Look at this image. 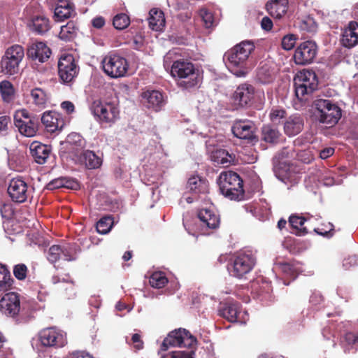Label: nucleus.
Instances as JSON below:
<instances>
[{"instance_id":"22","label":"nucleus","mask_w":358,"mask_h":358,"mask_svg":"<svg viewBox=\"0 0 358 358\" xmlns=\"http://www.w3.org/2000/svg\"><path fill=\"white\" fill-rule=\"evenodd\" d=\"M201 226L209 229H216L220 224V215L213 210L208 208L200 209L197 214Z\"/></svg>"},{"instance_id":"38","label":"nucleus","mask_w":358,"mask_h":358,"mask_svg":"<svg viewBox=\"0 0 358 358\" xmlns=\"http://www.w3.org/2000/svg\"><path fill=\"white\" fill-rule=\"evenodd\" d=\"M294 26L301 31L309 33L315 32L317 29L315 19L310 15L297 17L294 21Z\"/></svg>"},{"instance_id":"15","label":"nucleus","mask_w":358,"mask_h":358,"mask_svg":"<svg viewBox=\"0 0 358 358\" xmlns=\"http://www.w3.org/2000/svg\"><path fill=\"white\" fill-rule=\"evenodd\" d=\"M39 340L45 347L62 348L66 343V334L55 328H47L39 333Z\"/></svg>"},{"instance_id":"28","label":"nucleus","mask_w":358,"mask_h":358,"mask_svg":"<svg viewBox=\"0 0 358 358\" xmlns=\"http://www.w3.org/2000/svg\"><path fill=\"white\" fill-rule=\"evenodd\" d=\"M74 13V6L69 0H58L55 8V20L62 21L71 17Z\"/></svg>"},{"instance_id":"55","label":"nucleus","mask_w":358,"mask_h":358,"mask_svg":"<svg viewBox=\"0 0 358 358\" xmlns=\"http://www.w3.org/2000/svg\"><path fill=\"white\" fill-rule=\"evenodd\" d=\"M199 15L206 28H210L213 26L214 18L213 14L210 11L206 8H202L199 11Z\"/></svg>"},{"instance_id":"45","label":"nucleus","mask_w":358,"mask_h":358,"mask_svg":"<svg viewBox=\"0 0 358 358\" xmlns=\"http://www.w3.org/2000/svg\"><path fill=\"white\" fill-rule=\"evenodd\" d=\"M306 219L302 216L292 215L289 218V224L296 229L300 230L301 234H306L308 233V229L306 227H303V224Z\"/></svg>"},{"instance_id":"12","label":"nucleus","mask_w":358,"mask_h":358,"mask_svg":"<svg viewBox=\"0 0 358 358\" xmlns=\"http://www.w3.org/2000/svg\"><path fill=\"white\" fill-rule=\"evenodd\" d=\"M218 315L229 322L245 323L248 314L243 311L241 304L235 301H227L220 303Z\"/></svg>"},{"instance_id":"4","label":"nucleus","mask_w":358,"mask_h":358,"mask_svg":"<svg viewBox=\"0 0 358 358\" xmlns=\"http://www.w3.org/2000/svg\"><path fill=\"white\" fill-rule=\"evenodd\" d=\"M218 185L221 193L225 197L235 201L244 199L243 181L236 172L229 171L221 173Z\"/></svg>"},{"instance_id":"36","label":"nucleus","mask_w":358,"mask_h":358,"mask_svg":"<svg viewBox=\"0 0 358 358\" xmlns=\"http://www.w3.org/2000/svg\"><path fill=\"white\" fill-rule=\"evenodd\" d=\"M187 188L195 194H205L208 191V182L199 176H192L189 178Z\"/></svg>"},{"instance_id":"2","label":"nucleus","mask_w":358,"mask_h":358,"mask_svg":"<svg viewBox=\"0 0 358 358\" xmlns=\"http://www.w3.org/2000/svg\"><path fill=\"white\" fill-rule=\"evenodd\" d=\"M171 74L176 80L178 85L184 89L192 88L199 82V70L187 59L174 61Z\"/></svg>"},{"instance_id":"56","label":"nucleus","mask_w":358,"mask_h":358,"mask_svg":"<svg viewBox=\"0 0 358 358\" xmlns=\"http://www.w3.org/2000/svg\"><path fill=\"white\" fill-rule=\"evenodd\" d=\"M286 111L283 109L273 108L270 113L269 117L271 122L274 124L280 123V120L284 118Z\"/></svg>"},{"instance_id":"23","label":"nucleus","mask_w":358,"mask_h":358,"mask_svg":"<svg viewBox=\"0 0 358 358\" xmlns=\"http://www.w3.org/2000/svg\"><path fill=\"white\" fill-rule=\"evenodd\" d=\"M268 13L275 19H282L287 13L289 0H269L265 6Z\"/></svg>"},{"instance_id":"13","label":"nucleus","mask_w":358,"mask_h":358,"mask_svg":"<svg viewBox=\"0 0 358 358\" xmlns=\"http://www.w3.org/2000/svg\"><path fill=\"white\" fill-rule=\"evenodd\" d=\"M317 54V45L312 41L301 43L295 49L294 60L297 65L311 64Z\"/></svg>"},{"instance_id":"24","label":"nucleus","mask_w":358,"mask_h":358,"mask_svg":"<svg viewBox=\"0 0 358 358\" xmlns=\"http://www.w3.org/2000/svg\"><path fill=\"white\" fill-rule=\"evenodd\" d=\"M29 101L37 110L45 108L50 101V95L43 89L35 87L29 92Z\"/></svg>"},{"instance_id":"10","label":"nucleus","mask_w":358,"mask_h":358,"mask_svg":"<svg viewBox=\"0 0 358 358\" xmlns=\"http://www.w3.org/2000/svg\"><path fill=\"white\" fill-rule=\"evenodd\" d=\"M196 345V339L194 336L185 329H179L168 334L160 346V350L166 351L169 347L192 348Z\"/></svg>"},{"instance_id":"59","label":"nucleus","mask_w":358,"mask_h":358,"mask_svg":"<svg viewBox=\"0 0 358 358\" xmlns=\"http://www.w3.org/2000/svg\"><path fill=\"white\" fill-rule=\"evenodd\" d=\"M358 265V259L357 256H349L343 261V266L345 270H349Z\"/></svg>"},{"instance_id":"26","label":"nucleus","mask_w":358,"mask_h":358,"mask_svg":"<svg viewBox=\"0 0 358 358\" xmlns=\"http://www.w3.org/2000/svg\"><path fill=\"white\" fill-rule=\"evenodd\" d=\"M211 160L223 167H228L237 162L235 154L229 153L224 149H216L211 152Z\"/></svg>"},{"instance_id":"1","label":"nucleus","mask_w":358,"mask_h":358,"mask_svg":"<svg viewBox=\"0 0 358 358\" xmlns=\"http://www.w3.org/2000/svg\"><path fill=\"white\" fill-rule=\"evenodd\" d=\"M255 48L252 41H243L225 52L224 60L236 76L244 77L248 73L247 62Z\"/></svg>"},{"instance_id":"39","label":"nucleus","mask_w":358,"mask_h":358,"mask_svg":"<svg viewBox=\"0 0 358 358\" xmlns=\"http://www.w3.org/2000/svg\"><path fill=\"white\" fill-rule=\"evenodd\" d=\"M14 280L6 265L0 263V292H6L12 289Z\"/></svg>"},{"instance_id":"48","label":"nucleus","mask_w":358,"mask_h":358,"mask_svg":"<svg viewBox=\"0 0 358 358\" xmlns=\"http://www.w3.org/2000/svg\"><path fill=\"white\" fill-rule=\"evenodd\" d=\"M65 148L69 157L75 164H78L81 163V159L85 151L84 148H80L78 146H66Z\"/></svg>"},{"instance_id":"16","label":"nucleus","mask_w":358,"mask_h":358,"mask_svg":"<svg viewBox=\"0 0 358 358\" xmlns=\"http://www.w3.org/2000/svg\"><path fill=\"white\" fill-rule=\"evenodd\" d=\"M7 191L11 200L20 203L25 202L31 194L27 182L19 178L10 181Z\"/></svg>"},{"instance_id":"30","label":"nucleus","mask_w":358,"mask_h":358,"mask_svg":"<svg viewBox=\"0 0 358 358\" xmlns=\"http://www.w3.org/2000/svg\"><path fill=\"white\" fill-rule=\"evenodd\" d=\"M275 71L266 63L260 64L257 69L256 79L264 85L271 83L275 79Z\"/></svg>"},{"instance_id":"49","label":"nucleus","mask_w":358,"mask_h":358,"mask_svg":"<svg viewBox=\"0 0 358 358\" xmlns=\"http://www.w3.org/2000/svg\"><path fill=\"white\" fill-rule=\"evenodd\" d=\"M195 346L189 348L188 351H173L171 352L162 355V358H194Z\"/></svg>"},{"instance_id":"50","label":"nucleus","mask_w":358,"mask_h":358,"mask_svg":"<svg viewBox=\"0 0 358 358\" xmlns=\"http://www.w3.org/2000/svg\"><path fill=\"white\" fill-rule=\"evenodd\" d=\"M28 272L27 266L22 263L15 265L13 268L15 278L20 281L24 280L27 278Z\"/></svg>"},{"instance_id":"6","label":"nucleus","mask_w":358,"mask_h":358,"mask_svg":"<svg viewBox=\"0 0 358 358\" xmlns=\"http://www.w3.org/2000/svg\"><path fill=\"white\" fill-rule=\"evenodd\" d=\"M256 258L250 252H241L233 255L228 263L229 274L236 278L246 277L253 269Z\"/></svg>"},{"instance_id":"42","label":"nucleus","mask_w":358,"mask_h":358,"mask_svg":"<svg viewBox=\"0 0 358 358\" xmlns=\"http://www.w3.org/2000/svg\"><path fill=\"white\" fill-rule=\"evenodd\" d=\"M275 266L284 273L291 276H294L298 271L295 261H278L275 263Z\"/></svg>"},{"instance_id":"43","label":"nucleus","mask_w":358,"mask_h":358,"mask_svg":"<svg viewBox=\"0 0 358 358\" xmlns=\"http://www.w3.org/2000/svg\"><path fill=\"white\" fill-rule=\"evenodd\" d=\"M150 284L155 288H162L168 283V279L163 272L153 273L149 280Z\"/></svg>"},{"instance_id":"3","label":"nucleus","mask_w":358,"mask_h":358,"mask_svg":"<svg viewBox=\"0 0 358 358\" xmlns=\"http://www.w3.org/2000/svg\"><path fill=\"white\" fill-rule=\"evenodd\" d=\"M0 312L13 318L17 324L27 323L31 318V313L21 306L20 295L17 292H8L1 297Z\"/></svg>"},{"instance_id":"17","label":"nucleus","mask_w":358,"mask_h":358,"mask_svg":"<svg viewBox=\"0 0 358 358\" xmlns=\"http://www.w3.org/2000/svg\"><path fill=\"white\" fill-rule=\"evenodd\" d=\"M52 51L43 42H35L29 45L27 50V57L34 64H42L50 57Z\"/></svg>"},{"instance_id":"19","label":"nucleus","mask_w":358,"mask_h":358,"mask_svg":"<svg viewBox=\"0 0 358 358\" xmlns=\"http://www.w3.org/2000/svg\"><path fill=\"white\" fill-rule=\"evenodd\" d=\"M41 120L47 131L50 133L61 131L65 125L61 115L55 111L43 113Z\"/></svg>"},{"instance_id":"62","label":"nucleus","mask_w":358,"mask_h":358,"mask_svg":"<svg viewBox=\"0 0 358 358\" xmlns=\"http://www.w3.org/2000/svg\"><path fill=\"white\" fill-rule=\"evenodd\" d=\"M66 358H94L85 351H73L69 353Z\"/></svg>"},{"instance_id":"40","label":"nucleus","mask_w":358,"mask_h":358,"mask_svg":"<svg viewBox=\"0 0 358 358\" xmlns=\"http://www.w3.org/2000/svg\"><path fill=\"white\" fill-rule=\"evenodd\" d=\"M0 94L2 100L6 103H10L15 99V90L13 85L8 80L0 83Z\"/></svg>"},{"instance_id":"51","label":"nucleus","mask_w":358,"mask_h":358,"mask_svg":"<svg viewBox=\"0 0 358 358\" xmlns=\"http://www.w3.org/2000/svg\"><path fill=\"white\" fill-rule=\"evenodd\" d=\"M69 182L66 178H58L48 183L46 187L49 190H54L61 187H69Z\"/></svg>"},{"instance_id":"29","label":"nucleus","mask_w":358,"mask_h":358,"mask_svg":"<svg viewBox=\"0 0 358 358\" xmlns=\"http://www.w3.org/2000/svg\"><path fill=\"white\" fill-rule=\"evenodd\" d=\"M231 130L234 136L238 138L251 139L253 137L252 122L250 121L237 120Z\"/></svg>"},{"instance_id":"52","label":"nucleus","mask_w":358,"mask_h":358,"mask_svg":"<svg viewBox=\"0 0 358 358\" xmlns=\"http://www.w3.org/2000/svg\"><path fill=\"white\" fill-rule=\"evenodd\" d=\"M297 39L298 37L295 34H289L285 35L282 39V48L286 50H292L294 47Z\"/></svg>"},{"instance_id":"41","label":"nucleus","mask_w":358,"mask_h":358,"mask_svg":"<svg viewBox=\"0 0 358 358\" xmlns=\"http://www.w3.org/2000/svg\"><path fill=\"white\" fill-rule=\"evenodd\" d=\"M14 123L16 127L18 128L20 134L25 136H34L37 132L34 130V127L26 123V120H22V119L18 118V115L14 116Z\"/></svg>"},{"instance_id":"14","label":"nucleus","mask_w":358,"mask_h":358,"mask_svg":"<svg viewBox=\"0 0 358 358\" xmlns=\"http://www.w3.org/2000/svg\"><path fill=\"white\" fill-rule=\"evenodd\" d=\"M79 68L72 55L62 56L58 62V74L64 83L72 82L78 76Z\"/></svg>"},{"instance_id":"64","label":"nucleus","mask_w":358,"mask_h":358,"mask_svg":"<svg viewBox=\"0 0 358 358\" xmlns=\"http://www.w3.org/2000/svg\"><path fill=\"white\" fill-rule=\"evenodd\" d=\"M334 153V149L333 148H325L320 152V157L322 159H326L332 156Z\"/></svg>"},{"instance_id":"5","label":"nucleus","mask_w":358,"mask_h":358,"mask_svg":"<svg viewBox=\"0 0 358 358\" xmlns=\"http://www.w3.org/2000/svg\"><path fill=\"white\" fill-rule=\"evenodd\" d=\"M294 92L297 99L306 103L318 89V80L315 73L313 71H303L294 78Z\"/></svg>"},{"instance_id":"61","label":"nucleus","mask_w":358,"mask_h":358,"mask_svg":"<svg viewBox=\"0 0 358 358\" xmlns=\"http://www.w3.org/2000/svg\"><path fill=\"white\" fill-rule=\"evenodd\" d=\"M132 343L134 345V348L136 350H140L143 348V341L141 340V336L138 334H133L131 337Z\"/></svg>"},{"instance_id":"34","label":"nucleus","mask_w":358,"mask_h":358,"mask_svg":"<svg viewBox=\"0 0 358 358\" xmlns=\"http://www.w3.org/2000/svg\"><path fill=\"white\" fill-rule=\"evenodd\" d=\"M79 31V27L76 22L69 21L66 25L62 26L59 37L62 41H71L74 39Z\"/></svg>"},{"instance_id":"7","label":"nucleus","mask_w":358,"mask_h":358,"mask_svg":"<svg viewBox=\"0 0 358 358\" xmlns=\"http://www.w3.org/2000/svg\"><path fill=\"white\" fill-rule=\"evenodd\" d=\"M24 57V50L22 45L15 44L8 47L0 60V73L6 76L17 74Z\"/></svg>"},{"instance_id":"21","label":"nucleus","mask_w":358,"mask_h":358,"mask_svg":"<svg viewBox=\"0 0 358 358\" xmlns=\"http://www.w3.org/2000/svg\"><path fill=\"white\" fill-rule=\"evenodd\" d=\"M341 43L348 48H352L358 43V22L350 21L348 23L343 31Z\"/></svg>"},{"instance_id":"35","label":"nucleus","mask_w":358,"mask_h":358,"mask_svg":"<svg viewBox=\"0 0 358 358\" xmlns=\"http://www.w3.org/2000/svg\"><path fill=\"white\" fill-rule=\"evenodd\" d=\"M281 136L280 131L271 125H264L262 128V140L266 143L277 144L280 142Z\"/></svg>"},{"instance_id":"54","label":"nucleus","mask_w":358,"mask_h":358,"mask_svg":"<svg viewBox=\"0 0 358 358\" xmlns=\"http://www.w3.org/2000/svg\"><path fill=\"white\" fill-rule=\"evenodd\" d=\"M52 282L53 284H57L60 282H63L66 285L64 288V290L66 292L70 291L71 293L69 294V296H72L75 294L74 293V284L72 280H64L63 278L62 280L57 275H54L52 278Z\"/></svg>"},{"instance_id":"37","label":"nucleus","mask_w":358,"mask_h":358,"mask_svg":"<svg viewBox=\"0 0 358 358\" xmlns=\"http://www.w3.org/2000/svg\"><path fill=\"white\" fill-rule=\"evenodd\" d=\"M80 164H84L88 169H96L101 166L102 159L93 151L86 150L84 151Z\"/></svg>"},{"instance_id":"8","label":"nucleus","mask_w":358,"mask_h":358,"mask_svg":"<svg viewBox=\"0 0 358 358\" xmlns=\"http://www.w3.org/2000/svg\"><path fill=\"white\" fill-rule=\"evenodd\" d=\"M90 108L101 124L111 125L119 119L120 110L116 101L95 100Z\"/></svg>"},{"instance_id":"58","label":"nucleus","mask_w":358,"mask_h":358,"mask_svg":"<svg viewBox=\"0 0 358 358\" xmlns=\"http://www.w3.org/2000/svg\"><path fill=\"white\" fill-rule=\"evenodd\" d=\"M0 213L3 219H10L14 214L10 204L3 203L0 206Z\"/></svg>"},{"instance_id":"11","label":"nucleus","mask_w":358,"mask_h":358,"mask_svg":"<svg viewBox=\"0 0 358 358\" xmlns=\"http://www.w3.org/2000/svg\"><path fill=\"white\" fill-rule=\"evenodd\" d=\"M103 71L113 78L123 77L126 75L129 64L127 60L119 55H109L102 61Z\"/></svg>"},{"instance_id":"47","label":"nucleus","mask_w":358,"mask_h":358,"mask_svg":"<svg viewBox=\"0 0 358 358\" xmlns=\"http://www.w3.org/2000/svg\"><path fill=\"white\" fill-rule=\"evenodd\" d=\"M113 24L116 29L122 30L130 24V19L125 13H119L114 16Z\"/></svg>"},{"instance_id":"31","label":"nucleus","mask_w":358,"mask_h":358,"mask_svg":"<svg viewBox=\"0 0 358 358\" xmlns=\"http://www.w3.org/2000/svg\"><path fill=\"white\" fill-rule=\"evenodd\" d=\"M149 27L156 31H160L165 26V17L161 10L152 8L149 13Z\"/></svg>"},{"instance_id":"63","label":"nucleus","mask_w":358,"mask_h":358,"mask_svg":"<svg viewBox=\"0 0 358 358\" xmlns=\"http://www.w3.org/2000/svg\"><path fill=\"white\" fill-rule=\"evenodd\" d=\"M273 26L272 20L267 16L264 17L261 21V27L265 31H270Z\"/></svg>"},{"instance_id":"57","label":"nucleus","mask_w":358,"mask_h":358,"mask_svg":"<svg viewBox=\"0 0 358 358\" xmlns=\"http://www.w3.org/2000/svg\"><path fill=\"white\" fill-rule=\"evenodd\" d=\"M10 125L11 119L9 116H0V133H2L3 135L6 134Z\"/></svg>"},{"instance_id":"46","label":"nucleus","mask_w":358,"mask_h":358,"mask_svg":"<svg viewBox=\"0 0 358 358\" xmlns=\"http://www.w3.org/2000/svg\"><path fill=\"white\" fill-rule=\"evenodd\" d=\"M65 143L66 146H78L80 148H85L86 146L85 140L78 133L69 134Z\"/></svg>"},{"instance_id":"60","label":"nucleus","mask_w":358,"mask_h":358,"mask_svg":"<svg viewBox=\"0 0 358 358\" xmlns=\"http://www.w3.org/2000/svg\"><path fill=\"white\" fill-rule=\"evenodd\" d=\"M344 341L349 345H358V333L347 332L343 337Z\"/></svg>"},{"instance_id":"18","label":"nucleus","mask_w":358,"mask_h":358,"mask_svg":"<svg viewBox=\"0 0 358 358\" xmlns=\"http://www.w3.org/2000/svg\"><path fill=\"white\" fill-rule=\"evenodd\" d=\"M255 92V87L251 85H240L232 95L234 104L240 107L248 106L254 99Z\"/></svg>"},{"instance_id":"20","label":"nucleus","mask_w":358,"mask_h":358,"mask_svg":"<svg viewBox=\"0 0 358 358\" xmlns=\"http://www.w3.org/2000/svg\"><path fill=\"white\" fill-rule=\"evenodd\" d=\"M29 149L32 157L38 164H45L52 153L51 145L39 142H33Z\"/></svg>"},{"instance_id":"44","label":"nucleus","mask_w":358,"mask_h":358,"mask_svg":"<svg viewBox=\"0 0 358 358\" xmlns=\"http://www.w3.org/2000/svg\"><path fill=\"white\" fill-rule=\"evenodd\" d=\"M113 224V219L111 216H104L96 223V230L101 234H106L110 231Z\"/></svg>"},{"instance_id":"9","label":"nucleus","mask_w":358,"mask_h":358,"mask_svg":"<svg viewBox=\"0 0 358 358\" xmlns=\"http://www.w3.org/2000/svg\"><path fill=\"white\" fill-rule=\"evenodd\" d=\"M313 106L317 110V117L321 123L331 127L336 124L341 117V109L330 100H315Z\"/></svg>"},{"instance_id":"32","label":"nucleus","mask_w":358,"mask_h":358,"mask_svg":"<svg viewBox=\"0 0 358 358\" xmlns=\"http://www.w3.org/2000/svg\"><path fill=\"white\" fill-rule=\"evenodd\" d=\"M31 30L38 34H43L50 29L49 19L45 16H34L29 23Z\"/></svg>"},{"instance_id":"25","label":"nucleus","mask_w":358,"mask_h":358,"mask_svg":"<svg viewBox=\"0 0 358 358\" xmlns=\"http://www.w3.org/2000/svg\"><path fill=\"white\" fill-rule=\"evenodd\" d=\"M304 121L298 114L290 115L284 122L285 134L289 136L299 134L303 129Z\"/></svg>"},{"instance_id":"27","label":"nucleus","mask_w":358,"mask_h":358,"mask_svg":"<svg viewBox=\"0 0 358 358\" xmlns=\"http://www.w3.org/2000/svg\"><path fill=\"white\" fill-rule=\"evenodd\" d=\"M142 97L146 100V107L155 111L160 110L164 105L163 94L158 90L144 92Z\"/></svg>"},{"instance_id":"53","label":"nucleus","mask_w":358,"mask_h":358,"mask_svg":"<svg viewBox=\"0 0 358 358\" xmlns=\"http://www.w3.org/2000/svg\"><path fill=\"white\" fill-rule=\"evenodd\" d=\"M334 225L328 222L327 224H323L321 227L314 229V231L317 234L323 236H331L334 234Z\"/></svg>"},{"instance_id":"33","label":"nucleus","mask_w":358,"mask_h":358,"mask_svg":"<svg viewBox=\"0 0 358 358\" xmlns=\"http://www.w3.org/2000/svg\"><path fill=\"white\" fill-rule=\"evenodd\" d=\"M62 256L64 260H75V257H73L68 252L58 245H53L49 248L47 257L50 263L54 264L59 260Z\"/></svg>"}]
</instances>
